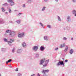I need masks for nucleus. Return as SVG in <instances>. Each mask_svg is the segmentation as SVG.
<instances>
[{"instance_id":"1","label":"nucleus","mask_w":76,"mask_h":76,"mask_svg":"<svg viewBox=\"0 0 76 76\" xmlns=\"http://www.w3.org/2000/svg\"><path fill=\"white\" fill-rule=\"evenodd\" d=\"M45 58L43 59H41L40 60V63H39V64L41 65V64H43V66L44 67H45V66H47V64H48V61H49L48 60H47L45 62V63L44 64V61H45Z\"/></svg>"},{"instance_id":"2","label":"nucleus","mask_w":76,"mask_h":76,"mask_svg":"<svg viewBox=\"0 0 76 76\" xmlns=\"http://www.w3.org/2000/svg\"><path fill=\"white\" fill-rule=\"evenodd\" d=\"M10 41H8V42L9 44V45H12V43L13 42H14V39H10Z\"/></svg>"},{"instance_id":"3","label":"nucleus","mask_w":76,"mask_h":76,"mask_svg":"<svg viewBox=\"0 0 76 76\" xmlns=\"http://www.w3.org/2000/svg\"><path fill=\"white\" fill-rule=\"evenodd\" d=\"M49 72V70L48 69H47L45 70H43L42 71V73L44 74L46 73H48Z\"/></svg>"},{"instance_id":"4","label":"nucleus","mask_w":76,"mask_h":76,"mask_svg":"<svg viewBox=\"0 0 76 76\" xmlns=\"http://www.w3.org/2000/svg\"><path fill=\"white\" fill-rule=\"evenodd\" d=\"M63 64H64L63 63V61H62L61 62L60 61L58 63V64H57V66L58 65H63Z\"/></svg>"},{"instance_id":"5","label":"nucleus","mask_w":76,"mask_h":76,"mask_svg":"<svg viewBox=\"0 0 76 76\" xmlns=\"http://www.w3.org/2000/svg\"><path fill=\"white\" fill-rule=\"evenodd\" d=\"M24 34H24V33H23L21 34L20 33L18 35V37H23V35H24Z\"/></svg>"},{"instance_id":"6","label":"nucleus","mask_w":76,"mask_h":76,"mask_svg":"<svg viewBox=\"0 0 76 76\" xmlns=\"http://www.w3.org/2000/svg\"><path fill=\"white\" fill-rule=\"evenodd\" d=\"M33 49L35 51H37L38 50V47L37 46H34Z\"/></svg>"},{"instance_id":"7","label":"nucleus","mask_w":76,"mask_h":76,"mask_svg":"<svg viewBox=\"0 0 76 76\" xmlns=\"http://www.w3.org/2000/svg\"><path fill=\"white\" fill-rule=\"evenodd\" d=\"M12 61V59L9 60L8 61H7L6 62V64H9L8 63L10 62V61Z\"/></svg>"},{"instance_id":"8","label":"nucleus","mask_w":76,"mask_h":76,"mask_svg":"<svg viewBox=\"0 0 76 76\" xmlns=\"http://www.w3.org/2000/svg\"><path fill=\"white\" fill-rule=\"evenodd\" d=\"M10 3L11 6H13V5H14V2L13 1H11L10 2Z\"/></svg>"},{"instance_id":"9","label":"nucleus","mask_w":76,"mask_h":76,"mask_svg":"<svg viewBox=\"0 0 76 76\" xmlns=\"http://www.w3.org/2000/svg\"><path fill=\"white\" fill-rule=\"evenodd\" d=\"M40 50H41V51H42L43 50H44V47L43 46H41L40 47Z\"/></svg>"},{"instance_id":"10","label":"nucleus","mask_w":76,"mask_h":76,"mask_svg":"<svg viewBox=\"0 0 76 76\" xmlns=\"http://www.w3.org/2000/svg\"><path fill=\"white\" fill-rule=\"evenodd\" d=\"M22 46L23 47H25V46H26V43H25V42H23L22 44Z\"/></svg>"},{"instance_id":"11","label":"nucleus","mask_w":76,"mask_h":76,"mask_svg":"<svg viewBox=\"0 0 76 76\" xmlns=\"http://www.w3.org/2000/svg\"><path fill=\"white\" fill-rule=\"evenodd\" d=\"M65 46V43H64L63 44L61 45V48H62V47H64Z\"/></svg>"},{"instance_id":"12","label":"nucleus","mask_w":76,"mask_h":76,"mask_svg":"<svg viewBox=\"0 0 76 76\" xmlns=\"http://www.w3.org/2000/svg\"><path fill=\"white\" fill-rule=\"evenodd\" d=\"M73 53V49H71L70 51V53L71 54H72Z\"/></svg>"},{"instance_id":"13","label":"nucleus","mask_w":76,"mask_h":76,"mask_svg":"<svg viewBox=\"0 0 76 76\" xmlns=\"http://www.w3.org/2000/svg\"><path fill=\"white\" fill-rule=\"evenodd\" d=\"M6 33H11V31L10 30H8L6 31Z\"/></svg>"},{"instance_id":"14","label":"nucleus","mask_w":76,"mask_h":76,"mask_svg":"<svg viewBox=\"0 0 76 76\" xmlns=\"http://www.w3.org/2000/svg\"><path fill=\"white\" fill-rule=\"evenodd\" d=\"M68 49V47L67 46H66V49L65 50V51H67V50Z\"/></svg>"},{"instance_id":"15","label":"nucleus","mask_w":76,"mask_h":76,"mask_svg":"<svg viewBox=\"0 0 76 76\" xmlns=\"http://www.w3.org/2000/svg\"><path fill=\"white\" fill-rule=\"evenodd\" d=\"M44 39L45 40H47V39H48L47 37V36H45L44 37Z\"/></svg>"},{"instance_id":"16","label":"nucleus","mask_w":76,"mask_h":76,"mask_svg":"<svg viewBox=\"0 0 76 76\" xmlns=\"http://www.w3.org/2000/svg\"><path fill=\"white\" fill-rule=\"evenodd\" d=\"M2 12H4V11H5V10H4L3 8H2Z\"/></svg>"},{"instance_id":"17","label":"nucleus","mask_w":76,"mask_h":76,"mask_svg":"<svg viewBox=\"0 0 76 76\" xmlns=\"http://www.w3.org/2000/svg\"><path fill=\"white\" fill-rule=\"evenodd\" d=\"M4 39V41H6V42H7V39Z\"/></svg>"},{"instance_id":"18","label":"nucleus","mask_w":76,"mask_h":76,"mask_svg":"<svg viewBox=\"0 0 76 76\" xmlns=\"http://www.w3.org/2000/svg\"><path fill=\"white\" fill-rule=\"evenodd\" d=\"M45 9V7H44L42 9V11H43V10H44Z\"/></svg>"},{"instance_id":"19","label":"nucleus","mask_w":76,"mask_h":76,"mask_svg":"<svg viewBox=\"0 0 76 76\" xmlns=\"http://www.w3.org/2000/svg\"><path fill=\"white\" fill-rule=\"evenodd\" d=\"M73 13L74 14L75 13H76V11H75V10H74L73 11Z\"/></svg>"},{"instance_id":"20","label":"nucleus","mask_w":76,"mask_h":76,"mask_svg":"<svg viewBox=\"0 0 76 76\" xmlns=\"http://www.w3.org/2000/svg\"><path fill=\"white\" fill-rule=\"evenodd\" d=\"M9 12L10 13H11V12H12V10H11V9H9Z\"/></svg>"},{"instance_id":"21","label":"nucleus","mask_w":76,"mask_h":76,"mask_svg":"<svg viewBox=\"0 0 76 76\" xmlns=\"http://www.w3.org/2000/svg\"><path fill=\"white\" fill-rule=\"evenodd\" d=\"M67 61H68V60H67V59H66L65 60V62L66 63H67Z\"/></svg>"},{"instance_id":"22","label":"nucleus","mask_w":76,"mask_h":76,"mask_svg":"<svg viewBox=\"0 0 76 76\" xmlns=\"http://www.w3.org/2000/svg\"><path fill=\"white\" fill-rule=\"evenodd\" d=\"M8 2H10L12 1V0H7Z\"/></svg>"},{"instance_id":"23","label":"nucleus","mask_w":76,"mask_h":76,"mask_svg":"<svg viewBox=\"0 0 76 76\" xmlns=\"http://www.w3.org/2000/svg\"><path fill=\"white\" fill-rule=\"evenodd\" d=\"M40 24L42 26H43V25H42V24L41 23H40Z\"/></svg>"},{"instance_id":"24","label":"nucleus","mask_w":76,"mask_h":76,"mask_svg":"<svg viewBox=\"0 0 76 76\" xmlns=\"http://www.w3.org/2000/svg\"><path fill=\"white\" fill-rule=\"evenodd\" d=\"M48 28H51V26L50 25H48Z\"/></svg>"},{"instance_id":"25","label":"nucleus","mask_w":76,"mask_h":76,"mask_svg":"<svg viewBox=\"0 0 76 76\" xmlns=\"http://www.w3.org/2000/svg\"><path fill=\"white\" fill-rule=\"evenodd\" d=\"M67 39V38L66 37L64 38V40H66Z\"/></svg>"},{"instance_id":"26","label":"nucleus","mask_w":76,"mask_h":76,"mask_svg":"<svg viewBox=\"0 0 76 76\" xmlns=\"http://www.w3.org/2000/svg\"><path fill=\"white\" fill-rule=\"evenodd\" d=\"M18 76H21V74L20 73H19L18 75Z\"/></svg>"},{"instance_id":"27","label":"nucleus","mask_w":76,"mask_h":76,"mask_svg":"<svg viewBox=\"0 0 76 76\" xmlns=\"http://www.w3.org/2000/svg\"><path fill=\"white\" fill-rule=\"evenodd\" d=\"M58 20H60V18L58 16Z\"/></svg>"},{"instance_id":"28","label":"nucleus","mask_w":76,"mask_h":76,"mask_svg":"<svg viewBox=\"0 0 76 76\" xmlns=\"http://www.w3.org/2000/svg\"><path fill=\"white\" fill-rule=\"evenodd\" d=\"M73 2H76V0H73Z\"/></svg>"},{"instance_id":"29","label":"nucleus","mask_w":76,"mask_h":76,"mask_svg":"<svg viewBox=\"0 0 76 76\" xmlns=\"http://www.w3.org/2000/svg\"><path fill=\"white\" fill-rule=\"evenodd\" d=\"M15 71H18V68L16 69H15Z\"/></svg>"},{"instance_id":"30","label":"nucleus","mask_w":76,"mask_h":76,"mask_svg":"<svg viewBox=\"0 0 76 76\" xmlns=\"http://www.w3.org/2000/svg\"><path fill=\"white\" fill-rule=\"evenodd\" d=\"M43 76H48V75H46L45 74H44L43 75Z\"/></svg>"},{"instance_id":"31","label":"nucleus","mask_w":76,"mask_h":76,"mask_svg":"<svg viewBox=\"0 0 76 76\" xmlns=\"http://www.w3.org/2000/svg\"><path fill=\"white\" fill-rule=\"evenodd\" d=\"M20 23V21L19 20H18L17 21V23Z\"/></svg>"},{"instance_id":"32","label":"nucleus","mask_w":76,"mask_h":76,"mask_svg":"<svg viewBox=\"0 0 76 76\" xmlns=\"http://www.w3.org/2000/svg\"><path fill=\"white\" fill-rule=\"evenodd\" d=\"M14 50H15V49H13V50H12V52L13 53H14Z\"/></svg>"},{"instance_id":"33","label":"nucleus","mask_w":76,"mask_h":76,"mask_svg":"<svg viewBox=\"0 0 76 76\" xmlns=\"http://www.w3.org/2000/svg\"><path fill=\"white\" fill-rule=\"evenodd\" d=\"M22 15V14L20 13L18 14V15Z\"/></svg>"},{"instance_id":"34","label":"nucleus","mask_w":76,"mask_h":76,"mask_svg":"<svg viewBox=\"0 0 76 76\" xmlns=\"http://www.w3.org/2000/svg\"><path fill=\"white\" fill-rule=\"evenodd\" d=\"M35 76V74H33L32 75H31V76Z\"/></svg>"},{"instance_id":"35","label":"nucleus","mask_w":76,"mask_h":76,"mask_svg":"<svg viewBox=\"0 0 76 76\" xmlns=\"http://www.w3.org/2000/svg\"><path fill=\"white\" fill-rule=\"evenodd\" d=\"M25 4H23V7H25Z\"/></svg>"},{"instance_id":"36","label":"nucleus","mask_w":76,"mask_h":76,"mask_svg":"<svg viewBox=\"0 0 76 76\" xmlns=\"http://www.w3.org/2000/svg\"><path fill=\"white\" fill-rule=\"evenodd\" d=\"M70 18V17L69 16H68V17L67 18V19H69Z\"/></svg>"},{"instance_id":"37","label":"nucleus","mask_w":76,"mask_h":76,"mask_svg":"<svg viewBox=\"0 0 76 76\" xmlns=\"http://www.w3.org/2000/svg\"><path fill=\"white\" fill-rule=\"evenodd\" d=\"M56 50H58V48H57L56 49H55Z\"/></svg>"},{"instance_id":"38","label":"nucleus","mask_w":76,"mask_h":76,"mask_svg":"<svg viewBox=\"0 0 76 76\" xmlns=\"http://www.w3.org/2000/svg\"><path fill=\"white\" fill-rule=\"evenodd\" d=\"M56 50H58V48H57L56 49H55Z\"/></svg>"},{"instance_id":"39","label":"nucleus","mask_w":76,"mask_h":76,"mask_svg":"<svg viewBox=\"0 0 76 76\" xmlns=\"http://www.w3.org/2000/svg\"><path fill=\"white\" fill-rule=\"evenodd\" d=\"M71 40H73V38H71Z\"/></svg>"},{"instance_id":"40","label":"nucleus","mask_w":76,"mask_h":76,"mask_svg":"<svg viewBox=\"0 0 76 76\" xmlns=\"http://www.w3.org/2000/svg\"><path fill=\"white\" fill-rule=\"evenodd\" d=\"M5 14H7V12H6L5 13Z\"/></svg>"},{"instance_id":"41","label":"nucleus","mask_w":76,"mask_h":76,"mask_svg":"<svg viewBox=\"0 0 76 76\" xmlns=\"http://www.w3.org/2000/svg\"><path fill=\"white\" fill-rule=\"evenodd\" d=\"M12 35V34L10 33V35Z\"/></svg>"},{"instance_id":"42","label":"nucleus","mask_w":76,"mask_h":76,"mask_svg":"<svg viewBox=\"0 0 76 76\" xmlns=\"http://www.w3.org/2000/svg\"><path fill=\"white\" fill-rule=\"evenodd\" d=\"M75 16H76V14H75Z\"/></svg>"},{"instance_id":"43","label":"nucleus","mask_w":76,"mask_h":76,"mask_svg":"<svg viewBox=\"0 0 76 76\" xmlns=\"http://www.w3.org/2000/svg\"><path fill=\"white\" fill-rule=\"evenodd\" d=\"M38 56H39V55H38Z\"/></svg>"},{"instance_id":"44","label":"nucleus","mask_w":76,"mask_h":76,"mask_svg":"<svg viewBox=\"0 0 76 76\" xmlns=\"http://www.w3.org/2000/svg\"><path fill=\"white\" fill-rule=\"evenodd\" d=\"M11 67L12 68V66H11Z\"/></svg>"},{"instance_id":"45","label":"nucleus","mask_w":76,"mask_h":76,"mask_svg":"<svg viewBox=\"0 0 76 76\" xmlns=\"http://www.w3.org/2000/svg\"><path fill=\"white\" fill-rule=\"evenodd\" d=\"M68 22H69V20H68Z\"/></svg>"},{"instance_id":"46","label":"nucleus","mask_w":76,"mask_h":76,"mask_svg":"<svg viewBox=\"0 0 76 76\" xmlns=\"http://www.w3.org/2000/svg\"><path fill=\"white\" fill-rule=\"evenodd\" d=\"M63 60H64V58H63Z\"/></svg>"}]
</instances>
